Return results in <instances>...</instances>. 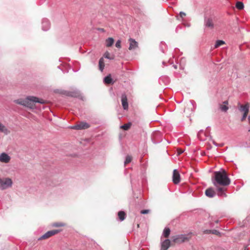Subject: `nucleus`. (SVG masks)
<instances>
[{"mask_svg": "<svg viewBox=\"0 0 250 250\" xmlns=\"http://www.w3.org/2000/svg\"><path fill=\"white\" fill-rule=\"evenodd\" d=\"M214 175L213 184L217 188L218 195L221 196H226V194L224 193L226 188L224 187L228 186L230 183L226 172L224 170L215 171L214 172Z\"/></svg>", "mask_w": 250, "mask_h": 250, "instance_id": "obj_1", "label": "nucleus"}, {"mask_svg": "<svg viewBox=\"0 0 250 250\" xmlns=\"http://www.w3.org/2000/svg\"><path fill=\"white\" fill-rule=\"evenodd\" d=\"M14 102L17 104L23 105L24 106L33 108L35 106V104L36 103L44 104L45 101L42 99L34 96H29L25 99H20L14 101Z\"/></svg>", "mask_w": 250, "mask_h": 250, "instance_id": "obj_2", "label": "nucleus"}, {"mask_svg": "<svg viewBox=\"0 0 250 250\" xmlns=\"http://www.w3.org/2000/svg\"><path fill=\"white\" fill-rule=\"evenodd\" d=\"M192 235V233L190 232L186 234H180L173 236L172 237V242L175 244H180L189 241L191 239Z\"/></svg>", "mask_w": 250, "mask_h": 250, "instance_id": "obj_3", "label": "nucleus"}, {"mask_svg": "<svg viewBox=\"0 0 250 250\" xmlns=\"http://www.w3.org/2000/svg\"><path fill=\"white\" fill-rule=\"evenodd\" d=\"M12 185V181L10 178H6L1 179L0 178V188L5 189L11 187Z\"/></svg>", "mask_w": 250, "mask_h": 250, "instance_id": "obj_4", "label": "nucleus"}, {"mask_svg": "<svg viewBox=\"0 0 250 250\" xmlns=\"http://www.w3.org/2000/svg\"><path fill=\"white\" fill-rule=\"evenodd\" d=\"M239 110L240 112L243 113V116L241 118V121H244L246 119L248 116V113L249 111L250 105L249 104H246L245 105L238 104Z\"/></svg>", "mask_w": 250, "mask_h": 250, "instance_id": "obj_5", "label": "nucleus"}, {"mask_svg": "<svg viewBox=\"0 0 250 250\" xmlns=\"http://www.w3.org/2000/svg\"><path fill=\"white\" fill-rule=\"evenodd\" d=\"M62 231V229H54L52 230H50L46 232L44 234L42 235L39 238V240L46 239L49 238V237L53 236Z\"/></svg>", "mask_w": 250, "mask_h": 250, "instance_id": "obj_6", "label": "nucleus"}, {"mask_svg": "<svg viewBox=\"0 0 250 250\" xmlns=\"http://www.w3.org/2000/svg\"><path fill=\"white\" fill-rule=\"evenodd\" d=\"M181 177L179 172L177 169H174L173 171L172 181L174 184H178L180 183Z\"/></svg>", "mask_w": 250, "mask_h": 250, "instance_id": "obj_7", "label": "nucleus"}, {"mask_svg": "<svg viewBox=\"0 0 250 250\" xmlns=\"http://www.w3.org/2000/svg\"><path fill=\"white\" fill-rule=\"evenodd\" d=\"M11 160V157L7 153L3 152L0 154V162L4 163H8Z\"/></svg>", "mask_w": 250, "mask_h": 250, "instance_id": "obj_8", "label": "nucleus"}, {"mask_svg": "<svg viewBox=\"0 0 250 250\" xmlns=\"http://www.w3.org/2000/svg\"><path fill=\"white\" fill-rule=\"evenodd\" d=\"M122 105L124 110H127L128 108V104L126 95L123 94L121 96Z\"/></svg>", "mask_w": 250, "mask_h": 250, "instance_id": "obj_9", "label": "nucleus"}, {"mask_svg": "<svg viewBox=\"0 0 250 250\" xmlns=\"http://www.w3.org/2000/svg\"><path fill=\"white\" fill-rule=\"evenodd\" d=\"M204 25L206 27L213 28L214 27V24L211 18H205L204 20Z\"/></svg>", "mask_w": 250, "mask_h": 250, "instance_id": "obj_10", "label": "nucleus"}, {"mask_svg": "<svg viewBox=\"0 0 250 250\" xmlns=\"http://www.w3.org/2000/svg\"><path fill=\"white\" fill-rule=\"evenodd\" d=\"M50 27V24L48 19H43L42 21V29L43 31H47Z\"/></svg>", "mask_w": 250, "mask_h": 250, "instance_id": "obj_11", "label": "nucleus"}, {"mask_svg": "<svg viewBox=\"0 0 250 250\" xmlns=\"http://www.w3.org/2000/svg\"><path fill=\"white\" fill-rule=\"evenodd\" d=\"M129 50H132L135 49L138 47V42L134 39L130 38L129 39Z\"/></svg>", "mask_w": 250, "mask_h": 250, "instance_id": "obj_12", "label": "nucleus"}, {"mask_svg": "<svg viewBox=\"0 0 250 250\" xmlns=\"http://www.w3.org/2000/svg\"><path fill=\"white\" fill-rule=\"evenodd\" d=\"M170 246V241L169 239H166L162 243L161 250H167Z\"/></svg>", "mask_w": 250, "mask_h": 250, "instance_id": "obj_13", "label": "nucleus"}, {"mask_svg": "<svg viewBox=\"0 0 250 250\" xmlns=\"http://www.w3.org/2000/svg\"><path fill=\"white\" fill-rule=\"evenodd\" d=\"M205 194L207 196L211 198L215 195V192L212 188H209L206 189Z\"/></svg>", "mask_w": 250, "mask_h": 250, "instance_id": "obj_14", "label": "nucleus"}, {"mask_svg": "<svg viewBox=\"0 0 250 250\" xmlns=\"http://www.w3.org/2000/svg\"><path fill=\"white\" fill-rule=\"evenodd\" d=\"M99 67L100 71L101 72H103L104 67V60L103 58H100V59L99 60Z\"/></svg>", "mask_w": 250, "mask_h": 250, "instance_id": "obj_15", "label": "nucleus"}, {"mask_svg": "<svg viewBox=\"0 0 250 250\" xmlns=\"http://www.w3.org/2000/svg\"><path fill=\"white\" fill-rule=\"evenodd\" d=\"M114 42V39L112 38H108L105 41L106 46L107 47H110L112 45Z\"/></svg>", "mask_w": 250, "mask_h": 250, "instance_id": "obj_16", "label": "nucleus"}, {"mask_svg": "<svg viewBox=\"0 0 250 250\" xmlns=\"http://www.w3.org/2000/svg\"><path fill=\"white\" fill-rule=\"evenodd\" d=\"M89 126H71L70 129L74 130H83L87 129Z\"/></svg>", "mask_w": 250, "mask_h": 250, "instance_id": "obj_17", "label": "nucleus"}, {"mask_svg": "<svg viewBox=\"0 0 250 250\" xmlns=\"http://www.w3.org/2000/svg\"><path fill=\"white\" fill-rule=\"evenodd\" d=\"M104 82L106 84H110L112 83V79L110 75L104 77Z\"/></svg>", "mask_w": 250, "mask_h": 250, "instance_id": "obj_18", "label": "nucleus"}, {"mask_svg": "<svg viewBox=\"0 0 250 250\" xmlns=\"http://www.w3.org/2000/svg\"><path fill=\"white\" fill-rule=\"evenodd\" d=\"M118 216L121 221H123L125 219V213L123 211H120L118 213Z\"/></svg>", "mask_w": 250, "mask_h": 250, "instance_id": "obj_19", "label": "nucleus"}, {"mask_svg": "<svg viewBox=\"0 0 250 250\" xmlns=\"http://www.w3.org/2000/svg\"><path fill=\"white\" fill-rule=\"evenodd\" d=\"M170 233V229L168 228H166L163 231V235L165 238H168Z\"/></svg>", "mask_w": 250, "mask_h": 250, "instance_id": "obj_20", "label": "nucleus"}, {"mask_svg": "<svg viewBox=\"0 0 250 250\" xmlns=\"http://www.w3.org/2000/svg\"><path fill=\"white\" fill-rule=\"evenodd\" d=\"M9 132V131L6 128L5 126H0V133L7 134Z\"/></svg>", "mask_w": 250, "mask_h": 250, "instance_id": "obj_21", "label": "nucleus"}, {"mask_svg": "<svg viewBox=\"0 0 250 250\" xmlns=\"http://www.w3.org/2000/svg\"><path fill=\"white\" fill-rule=\"evenodd\" d=\"M65 224L62 222H56L52 224V226L54 227H62L65 226Z\"/></svg>", "mask_w": 250, "mask_h": 250, "instance_id": "obj_22", "label": "nucleus"}, {"mask_svg": "<svg viewBox=\"0 0 250 250\" xmlns=\"http://www.w3.org/2000/svg\"><path fill=\"white\" fill-rule=\"evenodd\" d=\"M244 4L243 3V2H241V1H237L236 3V7L239 9V10H241L242 9L244 8Z\"/></svg>", "mask_w": 250, "mask_h": 250, "instance_id": "obj_23", "label": "nucleus"}, {"mask_svg": "<svg viewBox=\"0 0 250 250\" xmlns=\"http://www.w3.org/2000/svg\"><path fill=\"white\" fill-rule=\"evenodd\" d=\"M225 44V42L222 40H217L214 45L215 48H218L220 46Z\"/></svg>", "mask_w": 250, "mask_h": 250, "instance_id": "obj_24", "label": "nucleus"}, {"mask_svg": "<svg viewBox=\"0 0 250 250\" xmlns=\"http://www.w3.org/2000/svg\"><path fill=\"white\" fill-rule=\"evenodd\" d=\"M132 160V157L130 155H127L126 157L125 160V165H126L127 164L130 163Z\"/></svg>", "mask_w": 250, "mask_h": 250, "instance_id": "obj_25", "label": "nucleus"}, {"mask_svg": "<svg viewBox=\"0 0 250 250\" xmlns=\"http://www.w3.org/2000/svg\"><path fill=\"white\" fill-rule=\"evenodd\" d=\"M220 108L221 110V111H224V112H226L228 110L229 107L226 105L221 104L220 105Z\"/></svg>", "mask_w": 250, "mask_h": 250, "instance_id": "obj_26", "label": "nucleus"}, {"mask_svg": "<svg viewBox=\"0 0 250 250\" xmlns=\"http://www.w3.org/2000/svg\"><path fill=\"white\" fill-rule=\"evenodd\" d=\"M121 42L120 40H118L115 44V46L116 47L120 48L121 47Z\"/></svg>", "mask_w": 250, "mask_h": 250, "instance_id": "obj_27", "label": "nucleus"}, {"mask_svg": "<svg viewBox=\"0 0 250 250\" xmlns=\"http://www.w3.org/2000/svg\"><path fill=\"white\" fill-rule=\"evenodd\" d=\"M130 126H121L120 128L124 130H128Z\"/></svg>", "mask_w": 250, "mask_h": 250, "instance_id": "obj_28", "label": "nucleus"}, {"mask_svg": "<svg viewBox=\"0 0 250 250\" xmlns=\"http://www.w3.org/2000/svg\"><path fill=\"white\" fill-rule=\"evenodd\" d=\"M211 233L215 234L216 235H219L220 234V233L218 231H217V230H216L215 229L212 230H211Z\"/></svg>", "mask_w": 250, "mask_h": 250, "instance_id": "obj_29", "label": "nucleus"}, {"mask_svg": "<svg viewBox=\"0 0 250 250\" xmlns=\"http://www.w3.org/2000/svg\"><path fill=\"white\" fill-rule=\"evenodd\" d=\"M150 212L149 209H144L141 211V213L142 214H147Z\"/></svg>", "mask_w": 250, "mask_h": 250, "instance_id": "obj_30", "label": "nucleus"}, {"mask_svg": "<svg viewBox=\"0 0 250 250\" xmlns=\"http://www.w3.org/2000/svg\"><path fill=\"white\" fill-rule=\"evenodd\" d=\"M179 16L180 18H183L185 16H186V13L184 12H180L179 14Z\"/></svg>", "mask_w": 250, "mask_h": 250, "instance_id": "obj_31", "label": "nucleus"}, {"mask_svg": "<svg viewBox=\"0 0 250 250\" xmlns=\"http://www.w3.org/2000/svg\"><path fill=\"white\" fill-rule=\"evenodd\" d=\"M104 57L105 58H107V59H112L113 58H110L109 57V54L108 52H106L105 53L104 55Z\"/></svg>", "mask_w": 250, "mask_h": 250, "instance_id": "obj_32", "label": "nucleus"}, {"mask_svg": "<svg viewBox=\"0 0 250 250\" xmlns=\"http://www.w3.org/2000/svg\"><path fill=\"white\" fill-rule=\"evenodd\" d=\"M211 230H212L207 229L204 231V233L205 234L211 233Z\"/></svg>", "mask_w": 250, "mask_h": 250, "instance_id": "obj_33", "label": "nucleus"}, {"mask_svg": "<svg viewBox=\"0 0 250 250\" xmlns=\"http://www.w3.org/2000/svg\"><path fill=\"white\" fill-rule=\"evenodd\" d=\"M177 151H178V155L181 154L184 152V151L182 150L181 149H178Z\"/></svg>", "mask_w": 250, "mask_h": 250, "instance_id": "obj_34", "label": "nucleus"}, {"mask_svg": "<svg viewBox=\"0 0 250 250\" xmlns=\"http://www.w3.org/2000/svg\"><path fill=\"white\" fill-rule=\"evenodd\" d=\"M75 125H88L86 122H82L80 124H77Z\"/></svg>", "mask_w": 250, "mask_h": 250, "instance_id": "obj_35", "label": "nucleus"}, {"mask_svg": "<svg viewBox=\"0 0 250 250\" xmlns=\"http://www.w3.org/2000/svg\"><path fill=\"white\" fill-rule=\"evenodd\" d=\"M223 105H227L228 104V102L227 101H225L223 102Z\"/></svg>", "mask_w": 250, "mask_h": 250, "instance_id": "obj_36", "label": "nucleus"}, {"mask_svg": "<svg viewBox=\"0 0 250 250\" xmlns=\"http://www.w3.org/2000/svg\"><path fill=\"white\" fill-rule=\"evenodd\" d=\"M124 125H131V123H128L127 124H124Z\"/></svg>", "mask_w": 250, "mask_h": 250, "instance_id": "obj_37", "label": "nucleus"}, {"mask_svg": "<svg viewBox=\"0 0 250 250\" xmlns=\"http://www.w3.org/2000/svg\"><path fill=\"white\" fill-rule=\"evenodd\" d=\"M190 103L191 104L193 105V104H195V102L193 101H190Z\"/></svg>", "mask_w": 250, "mask_h": 250, "instance_id": "obj_38", "label": "nucleus"}, {"mask_svg": "<svg viewBox=\"0 0 250 250\" xmlns=\"http://www.w3.org/2000/svg\"><path fill=\"white\" fill-rule=\"evenodd\" d=\"M248 119H249V121L250 123V116H249V117H248Z\"/></svg>", "mask_w": 250, "mask_h": 250, "instance_id": "obj_39", "label": "nucleus"}, {"mask_svg": "<svg viewBox=\"0 0 250 250\" xmlns=\"http://www.w3.org/2000/svg\"><path fill=\"white\" fill-rule=\"evenodd\" d=\"M99 30H101V31H103L104 30L103 29H100Z\"/></svg>", "mask_w": 250, "mask_h": 250, "instance_id": "obj_40", "label": "nucleus"}, {"mask_svg": "<svg viewBox=\"0 0 250 250\" xmlns=\"http://www.w3.org/2000/svg\"><path fill=\"white\" fill-rule=\"evenodd\" d=\"M174 67L175 68H177L176 66H175V65H174Z\"/></svg>", "mask_w": 250, "mask_h": 250, "instance_id": "obj_41", "label": "nucleus"}, {"mask_svg": "<svg viewBox=\"0 0 250 250\" xmlns=\"http://www.w3.org/2000/svg\"><path fill=\"white\" fill-rule=\"evenodd\" d=\"M137 227H138V228H139V224H138V225H137Z\"/></svg>", "mask_w": 250, "mask_h": 250, "instance_id": "obj_42", "label": "nucleus"}, {"mask_svg": "<svg viewBox=\"0 0 250 250\" xmlns=\"http://www.w3.org/2000/svg\"><path fill=\"white\" fill-rule=\"evenodd\" d=\"M249 131H250V129L249 130Z\"/></svg>", "mask_w": 250, "mask_h": 250, "instance_id": "obj_43", "label": "nucleus"}, {"mask_svg": "<svg viewBox=\"0 0 250 250\" xmlns=\"http://www.w3.org/2000/svg\"><path fill=\"white\" fill-rule=\"evenodd\" d=\"M142 250H144L143 249H142Z\"/></svg>", "mask_w": 250, "mask_h": 250, "instance_id": "obj_44", "label": "nucleus"}]
</instances>
